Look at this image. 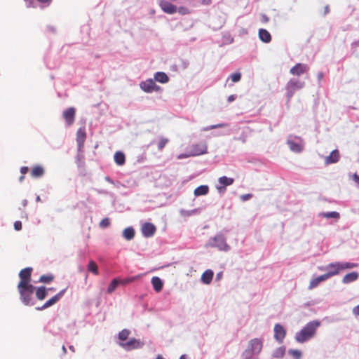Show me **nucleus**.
Listing matches in <instances>:
<instances>
[{"label": "nucleus", "mask_w": 359, "mask_h": 359, "mask_svg": "<svg viewBox=\"0 0 359 359\" xmlns=\"http://www.w3.org/2000/svg\"><path fill=\"white\" fill-rule=\"evenodd\" d=\"M358 266V264L348 262H336L328 264L325 266H320V271H326L325 273L327 278L337 276L341 271L351 269Z\"/></svg>", "instance_id": "1"}, {"label": "nucleus", "mask_w": 359, "mask_h": 359, "mask_svg": "<svg viewBox=\"0 0 359 359\" xmlns=\"http://www.w3.org/2000/svg\"><path fill=\"white\" fill-rule=\"evenodd\" d=\"M320 323L313 320L308 323L299 332L295 335V339L299 343H303L311 338L316 333L317 327Z\"/></svg>", "instance_id": "2"}, {"label": "nucleus", "mask_w": 359, "mask_h": 359, "mask_svg": "<svg viewBox=\"0 0 359 359\" xmlns=\"http://www.w3.org/2000/svg\"><path fill=\"white\" fill-rule=\"evenodd\" d=\"M18 290L20 293L21 301L27 306L33 305L32 297L34 292L35 287L33 285H23L18 283Z\"/></svg>", "instance_id": "3"}, {"label": "nucleus", "mask_w": 359, "mask_h": 359, "mask_svg": "<svg viewBox=\"0 0 359 359\" xmlns=\"http://www.w3.org/2000/svg\"><path fill=\"white\" fill-rule=\"evenodd\" d=\"M304 85V82L298 79H290L285 86L287 102H290L295 92L303 88Z\"/></svg>", "instance_id": "4"}, {"label": "nucleus", "mask_w": 359, "mask_h": 359, "mask_svg": "<svg viewBox=\"0 0 359 359\" xmlns=\"http://www.w3.org/2000/svg\"><path fill=\"white\" fill-rule=\"evenodd\" d=\"M118 344L121 348L128 351L133 349L141 348L144 346V343L142 341L135 338H130L127 341L119 342Z\"/></svg>", "instance_id": "5"}, {"label": "nucleus", "mask_w": 359, "mask_h": 359, "mask_svg": "<svg viewBox=\"0 0 359 359\" xmlns=\"http://www.w3.org/2000/svg\"><path fill=\"white\" fill-rule=\"evenodd\" d=\"M32 271V268L31 267H27L21 270L19 273V277L20 279L19 283H22L23 285H32L31 283Z\"/></svg>", "instance_id": "6"}, {"label": "nucleus", "mask_w": 359, "mask_h": 359, "mask_svg": "<svg viewBox=\"0 0 359 359\" xmlns=\"http://www.w3.org/2000/svg\"><path fill=\"white\" fill-rule=\"evenodd\" d=\"M140 88L146 93L158 91L160 87L157 86L153 79H148L140 83Z\"/></svg>", "instance_id": "7"}, {"label": "nucleus", "mask_w": 359, "mask_h": 359, "mask_svg": "<svg viewBox=\"0 0 359 359\" xmlns=\"http://www.w3.org/2000/svg\"><path fill=\"white\" fill-rule=\"evenodd\" d=\"M207 149V144L205 143H198L193 144L189 151L191 155L195 156L206 154Z\"/></svg>", "instance_id": "8"}, {"label": "nucleus", "mask_w": 359, "mask_h": 359, "mask_svg": "<svg viewBox=\"0 0 359 359\" xmlns=\"http://www.w3.org/2000/svg\"><path fill=\"white\" fill-rule=\"evenodd\" d=\"M65 292V289L61 290L59 293H57V294L51 297L49 300H48L43 306H41V307H37L36 309L39 311H41L53 306L60 300V299L64 295Z\"/></svg>", "instance_id": "9"}, {"label": "nucleus", "mask_w": 359, "mask_h": 359, "mask_svg": "<svg viewBox=\"0 0 359 359\" xmlns=\"http://www.w3.org/2000/svg\"><path fill=\"white\" fill-rule=\"evenodd\" d=\"M262 346V340L255 338L250 341L248 348H249L255 355H258L261 352Z\"/></svg>", "instance_id": "10"}, {"label": "nucleus", "mask_w": 359, "mask_h": 359, "mask_svg": "<svg viewBox=\"0 0 359 359\" xmlns=\"http://www.w3.org/2000/svg\"><path fill=\"white\" fill-rule=\"evenodd\" d=\"M309 69V67L306 64L302 63H297L294 67H292L290 73L294 76H300L306 72H307Z\"/></svg>", "instance_id": "11"}, {"label": "nucleus", "mask_w": 359, "mask_h": 359, "mask_svg": "<svg viewBox=\"0 0 359 359\" xmlns=\"http://www.w3.org/2000/svg\"><path fill=\"white\" fill-rule=\"evenodd\" d=\"M286 330L280 324H276L274 326V339L279 343H282L285 337Z\"/></svg>", "instance_id": "12"}, {"label": "nucleus", "mask_w": 359, "mask_h": 359, "mask_svg": "<svg viewBox=\"0 0 359 359\" xmlns=\"http://www.w3.org/2000/svg\"><path fill=\"white\" fill-rule=\"evenodd\" d=\"M76 110L74 107H69L65 110L62 116L68 126H71L74 122Z\"/></svg>", "instance_id": "13"}, {"label": "nucleus", "mask_w": 359, "mask_h": 359, "mask_svg": "<svg viewBox=\"0 0 359 359\" xmlns=\"http://www.w3.org/2000/svg\"><path fill=\"white\" fill-rule=\"evenodd\" d=\"M86 139V133L85 128H79L76 132V142L79 151H81L83 149Z\"/></svg>", "instance_id": "14"}, {"label": "nucleus", "mask_w": 359, "mask_h": 359, "mask_svg": "<svg viewBox=\"0 0 359 359\" xmlns=\"http://www.w3.org/2000/svg\"><path fill=\"white\" fill-rule=\"evenodd\" d=\"M218 182L220 186H218L217 189L219 192L222 193L225 191L226 186H230L233 183L234 180L233 178L223 176L219 178Z\"/></svg>", "instance_id": "15"}, {"label": "nucleus", "mask_w": 359, "mask_h": 359, "mask_svg": "<svg viewBox=\"0 0 359 359\" xmlns=\"http://www.w3.org/2000/svg\"><path fill=\"white\" fill-rule=\"evenodd\" d=\"M161 9L166 13L173 14L177 12V7L171 3L166 1H161L160 3Z\"/></svg>", "instance_id": "16"}, {"label": "nucleus", "mask_w": 359, "mask_h": 359, "mask_svg": "<svg viewBox=\"0 0 359 359\" xmlns=\"http://www.w3.org/2000/svg\"><path fill=\"white\" fill-rule=\"evenodd\" d=\"M156 226L151 223H145L142 227V231L145 237H151L156 232Z\"/></svg>", "instance_id": "17"}, {"label": "nucleus", "mask_w": 359, "mask_h": 359, "mask_svg": "<svg viewBox=\"0 0 359 359\" xmlns=\"http://www.w3.org/2000/svg\"><path fill=\"white\" fill-rule=\"evenodd\" d=\"M340 155L337 149L333 150L330 154L325 158V164L329 165L337 163L339 161Z\"/></svg>", "instance_id": "18"}, {"label": "nucleus", "mask_w": 359, "mask_h": 359, "mask_svg": "<svg viewBox=\"0 0 359 359\" xmlns=\"http://www.w3.org/2000/svg\"><path fill=\"white\" fill-rule=\"evenodd\" d=\"M359 274L358 272L353 271L346 274L342 278V283L344 284H348L354 282L358 279Z\"/></svg>", "instance_id": "19"}, {"label": "nucleus", "mask_w": 359, "mask_h": 359, "mask_svg": "<svg viewBox=\"0 0 359 359\" xmlns=\"http://www.w3.org/2000/svg\"><path fill=\"white\" fill-rule=\"evenodd\" d=\"M45 170L43 166L36 165L31 170V176L34 178H39L44 175Z\"/></svg>", "instance_id": "20"}, {"label": "nucleus", "mask_w": 359, "mask_h": 359, "mask_svg": "<svg viewBox=\"0 0 359 359\" xmlns=\"http://www.w3.org/2000/svg\"><path fill=\"white\" fill-rule=\"evenodd\" d=\"M259 38L264 43H269L271 41V34L265 29H259Z\"/></svg>", "instance_id": "21"}, {"label": "nucleus", "mask_w": 359, "mask_h": 359, "mask_svg": "<svg viewBox=\"0 0 359 359\" xmlns=\"http://www.w3.org/2000/svg\"><path fill=\"white\" fill-rule=\"evenodd\" d=\"M213 276V271L210 269H208L203 273L201 276V281L204 284L208 285L211 283Z\"/></svg>", "instance_id": "22"}, {"label": "nucleus", "mask_w": 359, "mask_h": 359, "mask_svg": "<svg viewBox=\"0 0 359 359\" xmlns=\"http://www.w3.org/2000/svg\"><path fill=\"white\" fill-rule=\"evenodd\" d=\"M326 280H327V278L325 276V273L319 276L317 278H313L310 281L309 289L311 290V289L316 287L319 285L320 283L325 281Z\"/></svg>", "instance_id": "23"}, {"label": "nucleus", "mask_w": 359, "mask_h": 359, "mask_svg": "<svg viewBox=\"0 0 359 359\" xmlns=\"http://www.w3.org/2000/svg\"><path fill=\"white\" fill-rule=\"evenodd\" d=\"M151 284L154 290L157 292L162 290L163 285V281L157 276H154L151 278Z\"/></svg>", "instance_id": "24"}, {"label": "nucleus", "mask_w": 359, "mask_h": 359, "mask_svg": "<svg viewBox=\"0 0 359 359\" xmlns=\"http://www.w3.org/2000/svg\"><path fill=\"white\" fill-rule=\"evenodd\" d=\"M35 293H36V298L39 300L41 301V300H43L46 298V297L47 296L48 290L45 287L41 286V287H39L36 288Z\"/></svg>", "instance_id": "25"}, {"label": "nucleus", "mask_w": 359, "mask_h": 359, "mask_svg": "<svg viewBox=\"0 0 359 359\" xmlns=\"http://www.w3.org/2000/svg\"><path fill=\"white\" fill-rule=\"evenodd\" d=\"M114 161L118 165H123L126 161V156L121 151H116L114 154Z\"/></svg>", "instance_id": "26"}, {"label": "nucleus", "mask_w": 359, "mask_h": 359, "mask_svg": "<svg viewBox=\"0 0 359 359\" xmlns=\"http://www.w3.org/2000/svg\"><path fill=\"white\" fill-rule=\"evenodd\" d=\"M154 79L156 81L161 83H165L169 81L168 76L164 72H156L154 75Z\"/></svg>", "instance_id": "27"}, {"label": "nucleus", "mask_w": 359, "mask_h": 359, "mask_svg": "<svg viewBox=\"0 0 359 359\" xmlns=\"http://www.w3.org/2000/svg\"><path fill=\"white\" fill-rule=\"evenodd\" d=\"M209 187L207 185H201L195 189L194 195L196 196L206 195L208 193Z\"/></svg>", "instance_id": "28"}, {"label": "nucleus", "mask_w": 359, "mask_h": 359, "mask_svg": "<svg viewBox=\"0 0 359 359\" xmlns=\"http://www.w3.org/2000/svg\"><path fill=\"white\" fill-rule=\"evenodd\" d=\"M123 236L128 241L133 239L135 236L134 229L132 227L126 228L123 231Z\"/></svg>", "instance_id": "29"}, {"label": "nucleus", "mask_w": 359, "mask_h": 359, "mask_svg": "<svg viewBox=\"0 0 359 359\" xmlns=\"http://www.w3.org/2000/svg\"><path fill=\"white\" fill-rule=\"evenodd\" d=\"M287 144L290 149L294 152H300L302 150V146L300 144L294 142L293 141H288Z\"/></svg>", "instance_id": "30"}, {"label": "nucleus", "mask_w": 359, "mask_h": 359, "mask_svg": "<svg viewBox=\"0 0 359 359\" xmlns=\"http://www.w3.org/2000/svg\"><path fill=\"white\" fill-rule=\"evenodd\" d=\"M130 334V331L128 329H123L118 333V339L121 340V342H125V341L128 338Z\"/></svg>", "instance_id": "31"}, {"label": "nucleus", "mask_w": 359, "mask_h": 359, "mask_svg": "<svg viewBox=\"0 0 359 359\" xmlns=\"http://www.w3.org/2000/svg\"><path fill=\"white\" fill-rule=\"evenodd\" d=\"M88 271L92 272L94 275H98V267L94 261H90L88 265Z\"/></svg>", "instance_id": "32"}, {"label": "nucleus", "mask_w": 359, "mask_h": 359, "mask_svg": "<svg viewBox=\"0 0 359 359\" xmlns=\"http://www.w3.org/2000/svg\"><path fill=\"white\" fill-rule=\"evenodd\" d=\"M170 142V140L167 137H161L159 138L158 143H157V147L158 150H162L164 149V147L166 146V144Z\"/></svg>", "instance_id": "33"}, {"label": "nucleus", "mask_w": 359, "mask_h": 359, "mask_svg": "<svg viewBox=\"0 0 359 359\" xmlns=\"http://www.w3.org/2000/svg\"><path fill=\"white\" fill-rule=\"evenodd\" d=\"M255 354L249 348H247L243 353V359H254Z\"/></svg>", "instance_id": "34"}, {"label": "nucleus", "mask_w": 359, "mask_h": 359, "mask_svg": "<svg viewBox=\"0 0 359 359\" xmlns=\"http://www.w3.org/2000/svg\"><path fill=\"white\" fill-rule=\"evenodd\" d=\"M54 277L53 275H43L39 278L40 283H49L53 280Z\"/></svg>", "instance_id": "35"}, {"label": "nucleus", "mask_w": 359, "mask_h": 359, "mask_svg": "<svg viewBox=\"0 0 359 359\" xmlns=\"http://www.w3.org/2000/svg\"><path fill=\"white\" fill-rule=\"evenodd\" d=\"M118 281L117 280H116V279L113 280L108 286L107 292L108 293L113 292L116 290V288L118 285Z\"/></svg>", "instance_id": "36"}, {"label": "nucleus", "mask_w": 359, "mask_h": 359, "mask_svg": "<svg viewBox=\"0 0 359 359\" xmlns=\"http://www.w3.org/2000/svg\"><path fill=\"white\" fill-rule=\"evenodd\" d=\"M323 216L326 218H335L339 219V213L337 212H325L323 213Z\"/></svg>", "instance_id": "37"}, {"label": "nucleus", "mask_w": 359, "mask_h": 359, "mask_svg": "<svg viewBox=\"0 0 359 359\" xmlns=\"http://www.w3.org/2000/svg\"><path fill=\"white\" fill-rule=\"evenodd\" d=\"M284 354H285V348L280 347V348H277L274 351L273 355L275 358H281L284 355Z\"/></svg>", "instance_id": "38"}, {"label": "nucleus", "mask_w": 359, "mask_h": 359, "mask_svg": "<svg viewBox=\"0 0 359 359\" xmlns=\"http://www.w3.org/2000/svg\"><path fill=\"white\" fill-rule=\"evenodd\" d=\"M231 79L233 83L238 82L241 79V74L239 72H236L232 74L231 76Z\"/></svg>", "instance_id": "39"}, {"label": "nucleus", "mask_w": 359, "mask_h": 359, "mask_svg": "<svg viewBox=\"0 0 359 359\" xmlns=\"http://www.w3.org/2000/svg\"><path fill=\"white\" fill-rule=\"evenodd\" d=\"M110 222L109 218H104L100 222V226L102 228H107L109 226Z\"/></svg>", "instance_id": "40"}, {"label": "nucleus", "mask_w": 359, "mask_h": 359, "mask_svg": "<svg viewBox=\"0 0 359 359\" xmlns=\"http://www.w3.org/2000/svg\"><path fill=\"white\" fill-rule=\"evenodd\" d=\"M177 11L182 15H187L190 13L189 9L184 6L180 7Z\"/></svg>", "instance_id": "41"}, {"label": "nucleus", "mask_w": 359, "mask_h": 359, "mask_svg": "<svg viewBox=\"0 0 359 359\" xmlns=\"http://www.w3.org/2000/svg\"><path fill=\"white\" fill-rule=\"evenodd\" d=\"M226 126H227V124H225V123H219V124H217V125L210 126L208 128H205V130H208L215 129V128H224V127H226Z\"/></svg>", "instance_id": "42"}, {"label": "nucleus", "mask_w": 359, "mask_h": 359, "mask_svg": "<svg viewBox=\"0 0 359 359\" xmlns=\"http://www.w3.org/2000/svg\"><path fill=\"white\" fill-rule=\"evenodd\" d=\"M290 353L296 358V359H299L300 357H301V352L298 350H292L290 351Z\"/></svg>", "instance_id": "43"}, {"label": "nucleus", "mask_w": 359, "mask_h": 359, "mask_svg": "<svg viewBox=\"0 0 359 359\" xmlns=\"http://www.w3.org/2000/svg\"><path fill=\"white\" fill-rule=\"evenodd\" d=\"M22 222L20 221H16L14 223V229L16 230V231H20L22 229Z\"/></svg>", "instance_id": "44"}, {"label": "nucleus", "mask_w": 359, "mask_h": 359, "mask_svg": "<svg viewBox=\"0 0 359 359\" xmlns=\"http://www.w3.org/2000/svg\"><path fill=\"white\" fill-rule=\"evenodd\" d=\"M191 156H193L192 155H191V152L190 151H189V152L187 154H180L178 156H177V158L178 159H182V158H189V157H191Z\"/></svg>", "instance_id": "45"}, {"label": "nucleus", "mask_w": 359, "mask_h": 359, "mask_svg": "<svg viewBox=\"0 0 359 359\" xmlns=\"http://www.w3.org/2000/svg\"><path fill=\"white\" fill-rule=\"evenodd\" d=\"M252 194H248L242 195V196H241V199H242L243 201H247V200H248V199L251 198H252Z\"/></svg>", "instance_id": "46"}, {"label": "nucleus", "mask_w": 359, "mask_h": 359, "mask_svg": "<svg viewBox=\"0 0 359 359\" xmlns=\"http://www.w3.org/2000/svg\"><path fill=\"white\" fill-rule=\"evenodd\" d=\"M353 313L355 316H359V304L356 306H355L353 309Z\"/></svg>", "instance_id": "47"}, {"label": "nucleus", "mask_w": 359, "mask_h": 359, "mask_svg": "<svg viewBox=\"0 0 359 359\" xmlns=\"http://www.w3.org/2000/svg\"><path fill=\"white\" fill-rule=\"evenodd\" d=\"M329 13H330V6H329V5H326L324 7V11H323V15H325Z\"/></svg>", "instance_id": "48"}, {"label": "nucleus", "mask_w": 359, "mask_h": 359, "mask_svg": "<svg viewBox=\"0 0 359 359\" xmlns=\"http://www.w3.org/2000/svg\"><path fill=\"white\" fill-rule=\"evenodd\" d=\"M29 170V168L27 166H23L20 168V172L22 175H25Z\"/></svg>", "instance_id": "49"}, {"label": "nucleus", "mask_w": 359, "mask_h": 359, "mask_svg": "<svg viewBox=\"0 0 359 359\" xmlns=\"http://www.w3.org/2000/svg\"><path fill=\"white\" fill-rule=\"evenodd\" d=\"M353 180L359 186V176L356 173L353 174Z\"/></svg>", "instance_id": "50"}, {"label": "nucleus", "mask_w": 359, "mask_h": 359, "mask_svg": "<svg viewBox=\"0 0 359 359\" xmlns=\"http://www.w3.org/2000/svg\"><path fill=\"white\" fill-rule=\"evenodd\" d=\"M269 19L266 15H262V22L264 23H267L269 22Z\"/></svg>", "instance_id": "51"}, {"label": "nucleus", "mask_w": 359, "mask_h": 359, "mask_svg": "<svg viewBox=\"0 0 359 359\" xmlns=\"http://www.w3.org/2000/svg\"><path fill=\"white\" fill-rule=\"evenodd\" d=\"M236 95H229V96L228 97V99H227V100H228V102H231L234 101V100H235V99H236Z\"/></svg>", "instance_id": "52"}, {"label": "nucleus", "mask_w": 359, "mask_h": 359, "mask_svg": "<svg viewBox=\"0 0 359 359\" xmlns=\"http://www.w3.org/2000/svg\"><path fill=\"white\" fill-rule=\"evenodd\" d=\"M77 160H78L79 164H83V156H78Z\"/></svg>", "instance_id": "53"}, {"label": "nucleus", "mask_w": 359, "mask_h": 359, "mask_svg": "<svg viewBox=\"0 0 359 359\" xmlns=\"http://www.w3.org/2000/svg\"><path fill=\"white\" fill-rule=\"evenodd\" d=\"M201 3L204 5H210L212 3V0H202Z\"/></svg>", "instance_id": "54"}, {"label": "nucleus", "mask_w": 359, "mask_h": 359, "mask_svg": "<svg viewBox=\"0 0 359 359\" xmlns=\"http://www.w3.org/2000/svg\"><path fill=\"white\" fill-rule=\"evenodd\" d=\"M323 77V72H319L318 74V78L319 80H321Z\"/></svg>", "instance_id": "55"}, {"label": "nucleus", "mask_w": 359, "mask_h": 359, "mask_svg": "<svg viewBox=\"0 0 359 359\" xmlns=\"http://www.w3.org/2000/svg\"><path fill=\"white\" fill-rule=\"evenodd\" d=\"M38 1H40V2H42V3H49L52 0H38Z\"/></svg>", "instance_id": "56"}, {"label": "nucleus", "mask_w": 359, "mask_h": 359, "mask_svg": "<svg viewBox=\"0 0 359 359\" xmlns=\"http://www.w3.org/2000/svg\"><path fill=\"white\" fill-rule=\"evenodd\" d=\"M62 349L63 353L65 354L67 353L66 347L65 346H62Z\"/></svg>", "instance_id": "57"}, {"label": "nucleus", "mask_w": 359, "mask_h": 359, "mask_svg": "<svg viewBox=\"0 0 359 359\" xmlns=\"http://www.w3.org/2000/svg\"><path fill=\"white\" fill-rule=\"evenodd\" d=\"M352 45H353V46H359V40H358V41H355V42H354Z\"/></svg>", "instance_id": "58"}, {"label": "nucleus", "mask_w": 359, "mask_h": 359, "mask_svg": "<svg viewBox=\"0 0 359 359\" xmlns=\"http://www.w3.org/2000/svg\"><path fill=\"white\" fill-rule=\"evenodd\" d=\"M180 359H188L186 355H182L180 356Z\"/></svg>", "instance_id": "59"}, {"label": "nucleus", "mask_w": 359, "mask_h": 359, "mask_svg": "<svg viewBox=\"0 0 359 359\" xmlns=\"http://www.w3.org/2000/svg\"><path fill=\"white\" fill-rule=\"evenodd\" d=\"M69 348V349H70L72 351H73V352H74V351H75L74 347L73 346H70Z\"/></svg>", "instance_id": "60"}, {"label": "nucleus", "mask_w": 359, "mask_h": 359, "mask_svg": "<svg viewBox=\"0 0 359 359\" xmlns=\"http://www.w3.org/2000/svg\"><path fill=\"white\" fill-rule=\"evenodd\" d=\"M24 178H25L24 175H22V176H20V177L19 180H20V182H22V180H24Z\"/></svg>", "instance_id": "61"}, {"label": "nucleus", "mask_w": 359, "mask_h": 359, "mask_svg": "<svg viewBox=\"0 0 359 359\" xmlns=\"http://www.w3.org/2000/svg\"><path fill=\"white\" fill-rule=\"evenodd\" d=\"M156 359H164V358L161 355H159L156 357Z\"/></svg>", "instance_id": "62"}, {"label": "nucleus", "mask_w": 359, "mask_h": 359, "mask_svg": "<svg viewBox=\"0 0 359 359\" xmlns=\"http://www.w3.org/2000/svg\"><path fill=\"white\" fill-rule=\"evenodd\" d=\"M222 276V273H217V277L219 278Z\"/></svg>", "instance_id": "63"}]
</instances>
